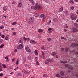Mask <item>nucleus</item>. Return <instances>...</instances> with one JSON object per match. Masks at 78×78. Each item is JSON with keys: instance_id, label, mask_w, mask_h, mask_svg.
Wrapping results in <instances>:
<instances>
[{"instance_id": "nucleus-1", "label": "nucleus", "mask_w": 78, "mask_h": 78, "mask_svg": "<svg viewBox=\"0 0 78 78\" xmlns=\"http://www.w3.org/2000/svg\"><path fill=\"white\" fill-rule=\"evenodd\" d=\"M31 8L32 9H37V8H38V10H41L42 8V7L41 6V5H38V3H36L35 6H31Z\"/></svg>"}, {"instance_id": "nucleus-2", "label": "nucleus", "mask_w": 78, "mask_h": 78, "mask_svg": "<svg viewBox=\"0 0 78 78\" xmlns=\"http://www.w3.org/2000/svg\"><path fill=\"white\" fill-rule=\"evenodd\" d=\"M33 22H34V17H30L29 20H28V22L30 24H31L32 23H33Z\"/></svg>"}, {"instance_id": "nucleus-3", "label": "nucleus", "mask_w": 78, "mask_h": 78, "mask_svg": "<svg viewBox=\"0 0 78 78\" xmlns=\"http://www.w3.org/2000/svg\"><path fill=\"white\" fill-rule=\"evenodd\" d=\"M71 19L72 20H75L76 19V16H75V14L73 13H72L71 14Z\"/></svg>"}, {"instance_id": "nucleus-4", "label": "nucleus", "mask_w": 78, "mask_h": 78, "mask_svg": "<svg viewBox=\"0 0 78 78\" xmlns=\"http://www.w3.org/2000/svg\"><path fill=\"white\" fill-rule=\"evenodd\" d=\"M23 47V45L22 44H19L17 46V48L18 50H20V49H22Z\"/></svg>"}, {"instance_id": "nucleus-5", "label": "nucleus", "mask_w": 78, "mask_h": 78, "mask_svg": "<svg viewBox=\"0 0 78 78\" xmlns=\"http://www.w3.org/2000/svg\"><path fill=\"white\" fill-rule=\"evenodd\" d=\"M25 49L27 52L28 53H31V50L30 49V48L28 47H27L25 48Z\"/></svg>"}, {"instance_id": "nucleus-6", "label": "nucleus", "mask_w": 78, "mask_h": 78, "mask_svg": "<svg viewBox=\"0 0 78 78\" xmlns=\"http://www.w3.org/2000/svg\"><path fill=\"white\" fill-rule=\"evenodd\" d=\"M71 47H78V44H76V43H74L73 44H71Z\"/></svg>"}, {"instance_id": "nucleus-7", "label": "nucleus", "mask_w": 78, "mask_h": 78, "mask_svg": "<svg viewBox=\"0 0 78 78\" xmlns=\"http://www.w3.org/2000/svg\"><path fill=\"white\" fill-rule=\"evenodd\" d=\"M72 29L73 30V33H74V32H76V31H78V30L75 28H74V27H73L72 28Z\"/></svg>"}, {"instance_id": "nucleus-8", "label": "nucleus", "mask_w": 78, "mask_h": 78, "mask_svg": "<svg viewBox=\"0 0 78 78\" xmlns=\"http://www.w3.org/2000/svg\"><path fill=\"white\" fill-rule=\"evenodd\" d=\"M24 73L26 75H28L29 74V72L27 70H24Z\"/></svg>"}, {"instance_id": "nucleus-9", "label": "nucleus", "mask_w": 78, "mask_h": 78, "mask_svg": "<svg viewBox=\"0 0 78 78\" xmlns=\"http://www.w3.org/2000/svg\"><path fill=\"white\" fill-rule=\"evenodd\" d=\"M18 6L19 7V8H20L22 6V2H19L18 3Z\"/></svg>"}, {"instance_id": "nucleus-10", "label": "nucleus", "mask_w": 78, "mask_h": 78, "mask_svg": "<svg viewBox=\"0 0 78 78\" xmlns=\"http://www.w3.org/2000/svg\"><path fill=\"white\" fill-rule=\"evenodd\" d=\"M30 43H31V44H36V41H35L34 40H30Z\"/></svg>"}, {"instance_id": "nucleus-11", "label": "nucleus", "mask_w": 78, "mask_h": 78, "mask_svg": "<svg viewBox=\"0 0 78 78\" xmlns=\"http://www.w3.org/2000/svg\"><path fill=\"white\" fill-rule=\"evenodd\" d=\"M19 41V43H21V44H22V43H23V40L21 38L20 39Z\"/></svg>"}, {"instance_id": "nucleus-12", "label": "nucleus", "mask_w": 78, "mask_h": 78, "mask_svg": "<svg viewBox=\"0 0 78 78\" xmlns=\"http://www.w3.org/2000/svg\"><path fill=\"white\" fill-rule=\"evenodd\" d=\"M60 74L61 76H64V72L63 71H61L60 72Z\"/></svg>"}, {"instance_id": "nucleus-13", "label": "nucleus", "mask_w": 78, "mask_h": 78, "mask_svg": "<svg viewBox=\"0 0 78 78\" xmlns=\"http://www.w3.org/2000/svg\"><path fill=\"white\" fill-rule=\"evenodd\" d=\"M48 62H51L53 61V59H51V58H49L47 59Z\"/></svg>"}, {"instance_id": "nucleus-14", "label": "nucleus", "mask_w": 78, "mask_h": 78, "mask_svg": "<svg viewBox=\"0 0 78 78\" xmlns=\"http://www.w3.org/2000/svg\"><path fill=\"white\" fill-rule=\"evenodd\" d=\"M74 26L76 28H78V25L76 23H75L74 24Z\"/></svg>"}, {"instance_id": "nucleus-15", "label": "nucleus", "mask_w": 78, "mask_h": 78, "mask_svg": "<svg viewBox=\"0 0 78 78\" xmlns=\"http://www.w3.org/2000/svg\"><path fill=\"white\" fill-rule=\"evenodd\" d=\"M38 31L39 33H42V32L43 31V30H42V29H38Z\"/></svg>"}, {"instance_id": "nucleus-16", "label": "nucleus", "mask_w": 78, "mask_h": 78, "mask_svg": "<svg viewBox=\"0 0 78 78\" xmlns=\"http://www.w3.org/2000/svg\"><path fill=\"white\" fill-rule=\"evenodd\" d=\"M61 63H62L63 64H66V63H67V61H66L65 62H63L62 61H61L60 62Z\"/></svg>"}, {"instance_id": "nucleus-17", "label": "nucleus", "mask_w": 78, "mask_h": 78, "mask_svg": "<svg viewBox=\"0 0 78 78\" xmlns=\"http://www.w3.org/2000/svg\"><path fill=\"white\" fill-rule=\"evenodd\" d=\"M35 62H36V64L37 65V66H39V63L38 61L36 60L35 61Z\"/></svg>"}, {"instance_id": "nucleus-18", "label": "nucleus", "mask_w": 78, "mask_h": 78, "mask_svg": "<svg viewBox=\"0 0 78 78\" xmlns=\"http://www.w3.org/2000/svg\"><path fill=\"white\" fill-rule=\"evenodd\" d=\"M48 60L46 59L45 61V63L46 64H48Z\"/></svg>"}, {"instance_id": "nucleus-19", "label": "nucleus", "mask_w": 78, "mask_h": 78, "mask_svg": "<svg viewBox=\"0 0 78 78\" xmlns=\"http://www.w3.org/2000/svg\"><path fill=\"white\" fill-rule=\"evenodd\" d=\"M65 14L67 16L69 14V13L68 12V11H66L65 12Z\"/></svg>"}, {"instance_id": "nucleus-20", "label": "nucleus", "mask_w": 78, "mask_h": 78, "mask_svg": "<svg viewBox=\"0 0 78 78\" xmlns=\"http://www.w3.org/2000/svg\"><path fill=\"white\" fill-rule=\"evenodd\" d=\"M34 16L35 17H37L39 16V14L38 13H35L34 14Z\"/></svg>"}, {"instance_id": "nucleus-21", "label": "nucleus", "mask_w": 78, "mask_h": 78, "mask_svg": "<svg viewBox=\"0 0 78 78\" xmlns=\"http://www.w3.org/2000/svg\"><path fill=\"white\" fill-rule=\"evenodd\" d=\"M41 18L43 17V19H45V16L44 15V14H42L41 16Z\"/></svg>"}, {"instance_id": "nucleus-22", "label": "nucleus", "mask_w": 78, "mask_h": 78, "mask_svg": "<svg viewBox=\"0 0 78 78\" xmlns=\"http://www.w3.org/2000/svg\"><path fill=\"white\" fill-rule=\"evenodd\" d=\"M63 9H64L63 7H61V8L60 9V12H62V10H63Z\"/></svg>"}, {"instance_id": "nucleus-23", "label": "nucleus", "mask_w": 78, "mask_h": 78, "mask_svg": "<svg viewBox=\"0 0 78 78\" xmlns=\"http://www.w3.org/2000/svg\"><path fill=\"white\" fill-rule=\"evenodd\" d=\"M68 50H69V48H68V47L66 48L65 50V51L66 52H67V51H68Z\"/></svg>"}, {"instance_id": "nucleus-24", "label": "nucleus", "mask_w": 78, "mask_h": 78, "mask_svg": "<svg viewBox=\"0 0 78 78\" xmlns=\"http://www.w3.org/2000/svg\"><path fill=\"white\" fill-rule=\"evenodd\" d=\"M2 65L3 66V67H4V69H6V65L5 64H2Z\"/></svg>"}, {"instance_id": "nucleus-25", "label": "nucleus", "mask_w": 78, "mask_h": 78, "mask_svg": "<svg viewBox=\"0 0 78 78\" xmlns=\"http://www.w3.org/2000/svg\"><path fill=\"white\" fill-rule=\"evenodd\" d=\"M19 61H20V60L19 59H17V60L16 62V64H17V65H18V64H19L18 63L19 62Z\"/></svg>"}, {"instance_id": "nucleus-26", "label": "nucleus", "mask_w": 78, "mask_h": 78, "mask_svg": "<svg viewBox=\"0 0 78 78\" xmlns=\"http://www.w3.org/2000/svg\"><path fill=\"white\" fill-rule=\"evenodd\" d=\"M6 9H7L6 7H3V10L4 11H6Z\"/></svg>"}, {"instance_id": "nucleus-27", "label": "nucleus", "mask_w": 78, "mask_h": 78, "mask_svg": "<svg viewBox=\"0 0 78 78\" xmlns=\"http://www.w3.org/2000/svg\"><path fill=\"white\" fill-rule=\"evenodd\" d=\"M69 69H70V70H73V68L71 66H70L69 67Z\"/></svg>"}, {"instance_id": "nucleus-28", "label": "nucleus", "mask_w": 78, "mask_h": 78, "mask_svg": "<svg viewBox=\"0 0 78 78\" xmlns=\"http://www.w3.org/2000/svg\"><path fill=\"white\" fill-rule=\"evenodd\" d=\"M9 35H7L5 37V40H8L9 39Z\"/></svg>"}, {"instance_id": "nucleus-29", "label": "nucleus", "mask_w": 78, "mask_h": 78, "mask_svg": "<svg viewBox=\"0 0 78 78\" xmlns=\"http://www.w3.org/2000/svg\"><path fill=\"white\" fill-rule=\"evenodd\" d=\"M4 45H4V44H2L0 46V48H3V47H4Z\"/></svg>"}, {"instance_id": "nucleus-30", "label": "nucleus", "mask_w": 78, "mask_h": 78, "mask_svg": "<svg viewBox=\"0 0 78 78\" xmlns=\"http://www.w3.org/2000/svg\"><path fill=\"white\" fill-rule=\"evenodd\" d=\"M55 55H56V53L54 52H52L51 53V54L52 56H55Z\"/></svg>"}, {"instance_id": "nucleus-31", "label": "nucleus", "mask_w": 78, "mask_h": 78, "mask_svg": "<svg viewBox=\"0 0 78 78\" xmlns=\"http://www.w3.org/2000/svg\"><path fill=\"white\" fill-rule=\"evenodd\" d=\"M43 76L44 78H47V77L48 76H47V75L46 74H44L43 75Z\"/></svg>"}, {"instance_id": "nucleus-32", "label": "nucleus", "mask_w": 78, "mask_h": 78, "mask_svg": "<svg viewBox=\"0 0 78 78\" xmlns=\"http://www.w3.org/2000/svg\"><path fill=\"white\" fill-rule=\"evenodd\" d=\"M34 53L36 55H38V54L37 53V51L36 50L35 51Z\"/></svg>"}, {"instance_id": "nucleus-33", "label": "nucleus", "mask_w": 78, "mask_h": 78, "mask_svg": "<svg viewBox=\"0 0 78 78\" xmlns=\"http://www.w3.org/2000/svg\"><path fill=\"white\" fill-rule=\"evenodd\" d=\"M53 21L54 22H55L57 21V19L56 18H54L53 19Z\"/></svg>"}, {"instance_id": "nucleus-34", "label": "nucleus", "mask_w": 78, "mask_h": 78, "mask_svg": "<svg viewBox=\"0 0 78 78\" xmlns=\"http://www.w3.org/2000/svg\"><path fill=\"white\" fill-rule=\"evenodd\" d=\"M69 3H74V2L73 1V0H70L69 1Z\"/></svg>"}, {"instance_id": "nucleus-35", "label": "nucleus", "mask_w": 78, "mask_h": 78, "mask_svg": "<svg viewBox=\"0 0 78 78\" xmlns=\"http://www.w3.org/2000/svg\"><path fill=\"white\" fill-rule=\"evenodd\" d=\"M17 76H22V74L21 73H19L18 74Z\"/></svg>"}, {"instance_id": "nucleus-36", "label": "nucleus", "mask_w": 78, "mask_h": 78, "mask_svg": "<svg viewBox=\"0 0 78 78\" xmlns=\"http://www.w3.org/2000/svg\"><path fill=\"white\" fill-rule=\"evenodd\" d=\"M17 24V23L15 22L12 23V25H16Z\"/></svg>"}, {"instance_id": "nucleus-37", "label": "nucleus", "mask_w": 78, "mask_h": 78, "mask_svg": "<svg viewBox=\"0 0 78 78\" xmlns=\"http://www.w3.org/2000/svg\"><path fill=\"white\" fill-rule=\"evenodd\" d=\"M23 38L24 41H27V39L25 37H23Z\"/></svg>"}, {"instance_id": "nucleus-38", "label": "nucleus", "mask_w": 78, "mask_h": 78, "mask_svg": "<svg viewBox=\"0 0 78 78\" xmlns=\"http://www.w3.org/2000/svg\"><path fill=\"white\" fill-rule=\"evenodd\" d=\"M51 20H50L49 21V22L48 23V25H50V23H51Z\"/></svg>"}, {"instance_id": "nucleus-39", "label": "nucleus", "mask_w": 78, "mask_h": 78, "mask_svg": "<svg viewBox=\"0 0 78 78\" xmlns=\"http://www.w3.org/2000/svg\"><path fill=\"white\" fill-rule=\"evenodd\" d=\"M28 59H30V60H31V56L30 55H29L28 56Z\"/></svg>"}, {"instance_id": "nucleus-40", "label": "nucleus", "mask_w": 78, "mask_h": 78, "mask_svg": "<svg viewBox=\"0 0 78 78\" xmlns=\"http://www.w3.org/2000/svg\"><path fill=\"white\" fill-rule=\"evenodd\" d=\"M44 46H42V47H41V49H42V50H43V51H44Z\"/></svg>"}, {"instance_id": "nucleus-41", "label": "nucleus", "mask_w": 78, "mask_h": 78, "mask_svg": "<svg viewBox=\"0 0 78 78\" xmlns=\"http://www.w3.org/2000/svg\"><path fill=\"white\" fill-rule=\"evenodd\" d=\"M47 40L48 41H51V38H47Z\"/></svg>"}, {"instance_id": "nucleus-42", "label": "nucleus", "mask_w": 78, "mask_h": 78, "mask_svg": "<svg viewBox=\"0 0 78 78\" xmlns=\"http://www.w3.org/2000/svg\"><path fill=\"white\" fill-rule=\"evenodd\" d=\"M56 76L57 77H58V78H59V77H60V76H59V74H56Z\"/></svg>"}, {"instance_id": "nucleus-43", "label": "nucleus", "mask_w": 78, "mask_h": 78, "mask_svg": "<svg viewBox=\"0 0 78 78\" xmlns=\"http://www.w3.org/2000/svg\"><path fill=\"white\" fill-rule=\"evenodd\" d=\"M30 2L31 3H32V4H34V3L33 0H31V1H30Z\"/></svg>"}, {"instance_id": "nucleus-44", "label": "nucleus", "mask_w": 78, "mask_h": 78, "mask_svg": "<svg viewBox=\"0 0 78 78\" xmlns=\"http://www.w3.org/2000/svg\"><path fill=\"white\" fill-rule=\"evenodd\" d=\"M23 61L24 62L26 61V58H23Z\"/></svg>"}, {"instance_id": "nucleus-45", "label": "nucleus", "mask_w": 78, "mask_h": 78, "mask_svg": "<svg viewBox=\"0 0 78 78\" xmlns=\"http://www.w3.org/2000/svg\"><path fill=\"white\" fill-rule=\"evenodd\" d=\"M64 66L65 67H68V66H69V65H68V64H65L64 65Z\"/></svg>"}, {"instance_id": "nucleus-46", "label": "nucleus", "mask_w": 78, "mask_h": 78, "mask_svg": "<svg viewBox=\"0 0 78 78\" xmlns=\"http://www.w3.org/2000/svg\"><path fill=\"white\" fill-rule=\"evenodd\" d=\"M3 42V40L2 39L0 40V44H2V42Z\"/></svg>"}, {"instance_id": "nucleus-47", "label": "nucleus", "mask_w": 78, "mask_h": 78, "mask_svg": "<svg viewBox=\"0 0 78 78\" xmlns=\"http://www.w3.org/2000/svg\"><path fill=\"white\" fill-rule=\"evenodd\" d=\"M3 28V26H0V29H2Z\"/></svg>"}, {"instance_id": "nucleus-48", "label": "nucleus", "mask_w": 78, "mask_h": 78, "mask_svg": "<svg viewBox=\"0 0 78 78\" xmlns=\"http://www.w3.org/2000/svg\"><path fill=\"white\" fill-rule=\"evenodd\" d=\"M61 39H65V37H61Z\"/></svg>"}, {"instance_id": "nucleus-49", "label": "nucleus", "mask_w": 78, "mask_h": 78, "mask_svg": "<svg viewBox=\"0 0 78 78\" xmlns=\"http://www.w3.org/2000/svg\"><path fill=\"white\" fill-rule=\"evenodd\" d=\"M52 30V29L51 28H49L48 29V31H51Z\"/></svg>"}, {"instance_id": "nucleus-50", "label": "nucleus", "mask_w": 78, "mask_h": 78, "mask_svg": "<svg viewBox=\"0 0 78 78\" xmlns=\"http://www.w3.org/2000/svg\"><path fill=\"white\" fill-rule=\"evenodd\" d=\"M61 51H64V48H63L61 49Z\"/></svg>"}, {"instance_id": "nucleus-51", "label": "nucleus", "mask_w": 78, "mask_h": 78, "mask_svg": "<svg viewBox=\"0 0 78 78\" xmlns=\"http://www.w3.org/2000/svg\"><path fill=\"white\" fill-rule=\"evenodd\" d=\"M3 68V67L1 65V64L0 63V69H2Z\"/></svg>"}, {"instance_id": "nucleus-52", "label": "nucleus", "mask_w": 78, "mask_h": 78, "mask_svg": "<svg viewBox=\"0 0 78 78\" xmlns=\"http://www.w3.org/2000/svg\"><path fill=\"white\" fill-rule=\"evenodd\" d=\"M2 37L3 38H5V36L3 35H2Z\"/></svg>"}, {"instance_id": "nucleus-53", "label": "nucleus", "mask_w": 78, "mask_h": 78, "mask_svg": "<svg viewBox=\"0 0 78 78\" xmlns=\"http://www.w3.org/2000/svg\"><path fill=\"white\" fill-rule=\"evenodd\" d=\"M71 9H72V10H73L74 9V7H71Z\"/></svg>"}, {"instance_id": "nucleus-54", "label": "nucleus", "mask_w": 78, "mask_h": 78, "mask_svg": "<svg viewBox=\"0 0 78 78\" xmlns=\"http://www.w3.org/2000/svg\"><path fill=\"white\" fill-rule=\"evenodd\" d=\"M3 74L2 73H1V74L0 75V76H3Z\"/></svg>"}, {"instance_id": "nucleus-55", "label": "nucleus", "mask_w": 78, "mask_h": 78, "mask_svg": "<svg viewBox=\"0 0 78 78\" xmlns=\"http://www.w3.org/2000/svg\"><path fill=\"white\" fill-rule=\"evenodd\" d=\"M64 31H65V32H66L67 31V30L66 29H64Z\"/></svg>"}, {"instance_id": "nucleus-56", "label": "nucleus", "mask_w": 78, "mask_h": 78, "mask_svg": "<svg viewBox=\"0 0 78 78\" xmlns=\"http://www.w3.org/2000/svg\"><path fill=\"white\" fill-rule=\"evenodd\" d=\"M5 59H8V56H6L5 57Z\"/></svg>"}, {"instance_id": "nucleus-57", "label": "nucleus", "mask_w": 78, "mask_h": 78, "mask_svg": "<svg viewBox=\"0 0 78 78\" xmlns=\"http://www.w3.org/2000/svg\"><path fill=\"white\" fill-rule=\"evenodd\" d=\"M14 52L16 53L17 52V49H15L14 51Z\"/></svg>"}, {"instance_id": "nucleus-58", "label": "nucleus", "mask_w": 78, "mask_h": 78, "mask_svg": "<svg viewBox=\"0 0 78 78\" xmlns=\"http://www.w3.org/2000/svg\"><path fill=\"white\" fill-rule=\"evenodd\" d=\"M13 35H16V33L13 32Z\"/></svg>"}, {"instance_id": "nucleus-59", "label": "nucleus", "mask_w": 78, "mask_h": 78, "mask_svg": "<svg viewBox=\"0 0 78 78\" xmlns=\"http://www.w3.org/2000/svg\"><path fill=\"white\" fill-rule=\"evenodd\" d=\"M14 60H15V59L14 58H13L12 59V62H14Z\"/></svg>"}, {"instance_id": "nucleus-60", "label": "nucleus", "mask_w": 78, "mask_h": 78, "mask_svg": "<svg viewBox=\"0 0 78 78\" xmlns=\"http://www.w3.org/2000/svg\"><path fill=\"white\" fill-rule=\"evenodd\" d=\"M12 31H14V28H12Z\"/></svg>"}, {"instance_id": "nucleus-61", "label": "nucleus", "mask_w": 78, "mask_h": 78, "mask_svg": "<svg viewBox=\"0 0 78 78\" xmlns=\"http://www.w3.org/2000/svg\"><path fill=\"white\" fill-rule=\"evenodd\" d=\"M75 53H76V55H78V52H76Z\"/></svg>"}, {"instance_id": "nucleus-62", "label": "nucleus", "mask_w": 78, "mask_h": 78, "mask_svg": "<svg viewBox=\"0 0 78 78\" xmlns=\"http://www.w3.org/2000/svg\"><path fill=\"white\" fill-rule=\"evenodd\" d=\"M66 28H68V26L67 25H66Z\"/></svg>"}, {"instance_id": "nucleus-63", "label": "nucleus", "mask_w": 78, "mask_h": 78, "mask_svg": "<svg viewBox=\"0 0 78 78\" xmlns=\"http://www.w3.org/2000/svg\"><path fill=\"white\" fill-rule=\"evenodd\" d=\"M14 2H12V4H14Z\"/></svg>"}, {"instance_id": "nucleus-64", "label": "nucleus", "mask_w": 78, "mask_h": 78, "mask_svg": "<svg viewBox=\"0 0 78 78\" xmlns=\"http://www.w3.org/2000/svg\"><path fill=\"white\" fill-rule=\"evenodd\" d=\"M76 13H77V14H78V10L76 11Z\"/></svg>"}]
</instances>
